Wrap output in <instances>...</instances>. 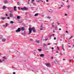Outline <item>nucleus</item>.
<instances>
[{
	"instance_id": "nucleus-1",
	"label": "nucleus",
	"mask_w": 74,
	"mask_h": 74,
	"mask_svg": "<svg viewBox=\"0 0 74 74\" xmlns=\"http://www.w3.org/2000/svg\"><path fill=\"white\" fill-rule=\"evenodd\" d=\"M32 28H31V27L29 28V32L28 33V34H30V33H32V30H33V33H35V32H36V30H35V29H34V27H32Z\"/></svg>"
},
{
	"instance_id": "nucleus-2",
	"label": "nucleus",
	"mask_w": 74,
	"mask_h": 74,
	"mask_svg": "<svg viewBox=\"0 0 74 74\" xmlns=\"http://www.w3.org/2000/svg\"><path fill=\"white\" fill-rule=\"evenodd\" d=\"M21 30V29L20 28H18L17 30L16 31V32H20V31Z\"/></svg>"
},
{
	"instance_id": "nucleus-3",
	"label": "nucleus",
	"mask_w": 74,
	"mask_h": 74,
	"mask_svg": "<svg viewBox=\"0 0 74 74\" xmlns=\"http://www.w3.org/2000/svg\"><path fill=\"white\" fill-rule=\"evenodd\" d=\"M43 26H42V25H41L40 27V30H43Z\"/></svg>"
},
{
	"instance_id": "nucleus-4",
	"label": "nucleus",
	"mask_w": 74,
	"mask_h": 74,
	"mask_svg": "<svg viewBox=\"0 0 74 74\" xmlns=\"http://www.w3.org/2000/svg\"><path fill=\"white\" fill-rule=\"evenodd\" d=\"M21 29L22 31H24V30H25V29L24 28V27H22Z\"/></svg>"
},
{
	"instance_id": "nucleus-5",
	"label": "nucleus",
	"mask_w": 74,
	"mask_h": 74,
	"mask_svg": "<svg viewBox=\"0 0 74 74\" xmlns=\"http://www.w3.org/2000/svg\"><path fill=\"white\" fill-rule=\"evenodd\" d=\"M10 17H12L13 16V14L11 13V12L10 13Z\"/></svg>"
},
{
	"instance_id": "nucleus-6",
	"label": "nucleus",
	"mask_w": 74,
	"mask_h": 74,
	"mask_svg": "<svg viewBox=\"0 0 74 74\" xmlns=\"http://www.w3.org/2000/svg\"><path fill=\"white\" fill-rule=\"evenodd\" d=\"M35 41L36 43H37V44H39V43L40 42V40H36Z\"/></svg>"
},
{
	"instance_id": "nucleus-7",
	"label": "nucleus",
	"mask_w": 74,
	"mask_h": 74,
	"mask_svg": "<svg viewBox=\"0 0 74 74\" xmlns=\"http://www.w3.org/2000/svg\"><path fill=\"white\" fill-rule=\"evenodd\" d=\"M40 57H44V55L43 54H42L40 55Z\"/></svg>"
},
{
	"instance_id": "nucleus-8",
	"label": "nucleus",
	"mask_w": 74,
	"mask_h": 74,
	"mask_svg": "<svg viewBox=\"0 0 74 74\" xmlns=\"http://www.w3.org/2000/svg\"><path fill=\"white\" fill-rule=\"evenodd\" d=\"M5 8H6V7H5V6H3L2 9H3V10H4V9H5Z\"/></svg>"
},
{
	"instance_id": "nucleus-9",
	"label": "nucleus",
	"mask_w": 74,
	"mask_h": 74,
	"mask_svg": "<svg viewBox=\"0 0 74 74\" xmlns=\"http://www.w3.org/2000/svg\"><path fill=\"white\" fill-rule=\"evenodd\" d=\"M21 16H17V19H21Z\"/></svg>"
},
{
	"instance_id": "nucleus-10",
	"label": "nucleus",
	"mask_w": 74,
	"mask_h": 74,
	"mask_svg": "<svg viewBox=\"0 0 74 74\" xmlns=\"http://www.w3.org/2000/svg\"><path fill=\"white\" fill-rule=\"evenodd\" d=\"M2 41H3V42H4L5 41H6V39L4 38H3V39Z\"/></svg>"
},
{
	"instance_id": "nucleus-11",
	"label": "nucleus",
	"mask_w": 74,
	"mask_h": 74,
	"mask_svg": "<svg viewBox=\"0 0 74 74\" xmlns=\"http://www.w3.org/2000/svg\"><path fill=\"white\" fill-rule=\"evenodd\" d=\"M16 7L14 6V10H15V11H16Z\"/></svg>"
},
{
	"instance_id": "nucleus-12",
	"label": "nucleus",
	"mask_w": 74,
	"mask_h": 74,
	"mask_svg": "<svg viewBox=\"0 0 74 74\" xmlns=\"http://www.w3.org/2000/svg\"><path fill=\"white\" fill-rule=\"evenodd\" d=\"M17 5H21V3H19V2H17Z\"/></svg>"
},
{
	"instance_id": "nucleus-13",
	"label": "nucleus",
	"mask_w": 74,
	"mask_h": 74,
	"mask_svg": "<svg viewBox=\"0 0 74 74\" xmlns=\"http://www.w3.org/2000/svg\"><path fill=\"white\" fill-rule=\"evenodd\" d=\"M46 66H50V64L49 63L47 64Z\"/></svg>"
},
{
	"instance_id": "nucleus-14",
	"label": "nucleus",
	"mask_w": 74,
	"mask_h": 74,
	"mask_svg": "<svg viewBox=\"0 0 74 74\" xmlns=\"http://www.w3.org/2000/svg\"><path fill=\"white\" fill-rule=\"evenodd\" d=\"M38 13H36L34 15V16H38Z\"/></svg>"
},
{
	"instance_id": "nucleus-15",
	"label": "nucleus",
	"mask_w": 74,
	"mask_h": 74,
	"mask_svg": "<svg viewBox=\"0 0 74 74\" xmlns=\"http://www.w3.org/2000/svg\"><path fill=\"white\" fill-rule=\"evenodd\" d=\"M24 10H27V8L26 7H24Z\"/></svg>"
},
{
	"instance_id": "nucleus-16",
	"label": "nucleus",
	"mask_w": 74,
	"mask_h": 74,
	"mask_svg": "<svg viewBox=\"0 0 74 74\" xmlns=\"http://www.w3.org/2000/svg\"><path fill=\"white\" fill-rule=\"evenodd\" d=\"M43 47H45L46 46V44L45 43H43Z\"/></svg>"
},
{
	"instance_id": "nucleus-17",
	"label": "nucleus",
	"mask_w": 74,
	"mask_h": 74,
	"mask_svg": "<svg viewBox=\"0 0 74 74\" xmlns=\"http://www.w3.org/2000/svg\"><path fill=\"white\" fill-rule=\"evenodd\" d=\"M67 7L68 8H69L70 7V5H68L67 6Z\"/></svg>"
},
{
	"instance_id": "nucleus-18",
	"label": "nucleus",
	"mask_w": 74,
	"mask_h": 74,
	"mask_svg": "<svg viewBox=\"0 0 74 74\" xmlns=\"http://www.w3.org/2000/svg\"><path fill=\"white\" fill-rule=\"evenodd\" d=\"M5 19V17H2V20H4V19Z\"/></svg>"
},
{
	"instance_id": "nucleus-19",
	"label": "nucleus",
	"mask_w": 74,
	"mask_h": 74,
	"mask_svg": "<svg viewBox=\"0 0 74 74\" xmlns=\"http://www.w3.org/2000/svg\"><path fill=\"white\" fill-rule=\"evenodd\" d=\"M38 51H42V50L41 49H38Z\"/></svg>"
},
{
	"instance_id": "nucleus-20",
	"label": "nucleus",
	"mask_w": 74,
	"mask_h": 74,
	"mask_svg": "<svg viewBox=\"0 0 74 74\" xmlns=\"http://www.w3.org/2000/svg\"><path fill=\"white\" fill-rule=\"evenodd\" d=\"M62 48L63 51H64V47H63V45H62Z\"/></svg>"
},
{
	"instance_id": "nucleus-21",
	"label": "nucleus",
	"mask_w": 74,
	"mask_h": 74,
	"mask_svg": "<svg viewBox=\"0 0 74 74\" xmlns=\"http://www.w3.org/2000/svg\"><path fill=\"white\" fill-rule=\"evenodd\" d=\"M7 23H6V25H4V27H7Z\"/></svg>"
},
{
	"instance_id": "nucleus-22",
	"label": "nucleus",
	"mask_w": 74,
	"mask_h": 74,
	"mask_svg": "<svg viewBox=\"0 0 74 74\" xmlns=\"http://www.w3.org/2000/svg\"><path fill=\"white\" fill-rule=\"evenodd\" d=\"M55 63L57 64V63H58V61H56V60H55Z\"/></svg>"
},
{
	"instance_id": "nucleus-23",
	"label": "nucleus",
	"mask_w": 74,
	"mask_h": 74,
	"mask_svg": "<svg viewBox=\"0 0 74 74\" xmlns=\"http://www.w3.org/2000/svg\"><path fill=\"white\" fill-rule=\"evenodd\" d=\"M51 17L49 16H48L47 17V18H48V19H51Z\"/></svg>"
},
{
	"instance_id": "nucleus-24",
	"label": "nucleus",
	"mask_w": 74,
	"mask_h": 74,
	"mask_svg": "<svg viewBox=\"0 0 74 74\" xmlns=\"http://www.w3.org/2000/svg\"><path fill=\"white\" fill-rule=\"evenodd\" d=\"M10 23H14V22L13 21H11Z\"/></svg>"
},
{
	"instance_id": "nucleus-25",
	"label": "nucleus",
	"mask_w": 74,
	"mask_h": 74,
	"mask_svg": "<svg viewBox=\"0 0 74 74\" xmlns=\"http://www.w3.org/2000/svg\"><path fill=\"white\" fill-rule=\"evenodd\" d=\"M21 10H23H23H24V8H21Z\"/></svg>"
},
{
	"instance_id": "nucleus-26",
	"label": "nucleus",
	"mask_w": 74,
	"mask_h": 74,
	"mask_svg": "<svg viewBox=\"0 0 74 74\" xmlns=\"http://www.w3.org/2000/svg\"><path fill=\"white\" fill-rule=\"evenodd\" d=\"M73 36H71V38H69V39H71V38H73Z\"/></svg>"
},
{
	"instance_id": "nucleus-27",
	"label": "nucleus",
	"mask_w": 74,
	"mask_h": 74,
	"mask_svg": "<svg viewBox=\"0 0 74 74\" xmlns=\"http://www.w3.org/2000/svg\"><path fill=\"white\" fill-rule=\"evenodd\" d=\"M40 1V0H36V1H37V2H39Z\"/></svg>"
},
{
	"instance_id": "nucleus-28",
	"label": "nucleus",
	"mask_w": 74,
	"mask_h": 74,
	"mask_svg": "<svg viewBox=\"0 0 74 74\" xmlns=\"http://www.w3.org/2000/svg\"><path fill=\"white\" fill-rule=\"evenodd\" d=\"M7 1H5L4 2V3H5V4H6V3H7Z\"/></svg>"
},
{
	"instance_id": "nucleus-29",
	"label": "nucleus",
	"mask_w": 74,
	"mask_h": 74,
	"mask_svg": "<svg viewBox=\"0 0 74 74\" xmlns=\"http://www.w3.org/2000/svg\"><path fill=\"white\" fill-rule=\"evenodd\" d=\"M3 58V59H6V58H5V57L4 56V57Z\"/></svg>"
},
{
	"instance_id": "nucleus-30",
	"label": "nucleus",
	"mask_w": 74,
	"mask_h": 74,
	"mask_svg": "<svg viewBox=\"0 0 74 74\" xmlns=\"http://www.w3.org/2000/svg\"><path fill=\"white\" fill-rule=\"evenodd\" d=\"M64 15H65V16H67V14H64Z\"/></svg>"
},
{
	"instance_id": "nucleus-31",
	"label": "nucleus",
	"mask_w": 74,
	"mask_h": 74,
	"mask_svg": "<svg viewBox=\"0 0 74 74\" xmlns=\"http://www.w3.org/2000/svg\"><path fill=\"white\" fill-rule=\"evenodd\" d=\"M18 9L19 10H20V8L19 7H18Z\"/></svg>"
},
{
	"instance_id": "nucleus-32",
	"label": "nucleus",
	"mask_w": 74,
	"mask_h": 74,
	"mask_svg": "<svg viewBox=\"0 0 74 74\" xmlns=\"http://www.w3.org/2000/svg\"><path fill=\"white\" fill-rule=\"evenodd\" d=\"M30 41H32L33 40V39L32 38H30Z\"/></svg>"
},
{
	"instance_id": "nucleus-33",
	"label": "nucleus",
	"mask_w": 74,
	"mask_h": 74,
	"mask_svg": "<svg viewBox=\"0 0 74 74\" xmlns=\"http://www.w3.org/2000/svg\"><path fill=\"white\" fill-rule=\"evenodd\" d=\"M48 45H51V44H50V43H48Z\"/></svg>"
},
{
	"instance_id": "nucleus-34",
	"label": "nucleus",
	"mask_w": 74,
	"mask_h": 74,
	"mask_svg": "<svg viewBox=\"0 0 74 74\" xmlns=\"http://www.w3.org/2000/svg\"><path fill=\"white\" fill-rule=\"evenodd\" d=\"M52 27H55V25H52Z\"/></svg>"
},
{
	"instance_id": "nucleus-35",
	"label": "nucleus",
	"mask_w": 74,
	"mask_h": 74,
	"mask_svg": "<svg viewBox=\"0 0 74 74\" xmlns=\"http://www.w3.org/2000/svg\"><path fill=\"white\" fill-rule=\"evenodd\" d=\"M57 49L58 50H59V47L58 46L57 47Z\"/></svg>"
},
{
	"instance_id": "nucleus-36",
	"label": "nucleus",
	"mask_w": 74,
	"mask_h": 74,
	"mask_svg": "<svg viewBox=\"0 0 74 74\" xmlns=\"http://www.w3.org/2000/svg\"><path fill=\"white\" fill-rule=\"evenodd\" d=\"M34 1V0H32V2L33 3Z\"/></svg>"
},
{
	"instance_id": "nucleus-37",
	"label": "nucleus",
	"mask_w": 74,
	"mask_h": 74,
	"mask_svg": "<svg viewBox=\"0 0 74 74\" xmlns=\"http://www.w3.org/2000/svg\"><path fill=\"white\" fill-rule=\"evenodd\" d=\"M51 59H53V57H51Z\"/></svg>"
},
{
	"instance_id": "nucleus-38",
	"label": "nucleus",
	"mask_w": 74,
	"mask_h": 74,
	"mask_svg": "<svg viewBox=\"0 0 74 74\" xmlns=\"http://www.w3.org/2000/svg\"><path fill=\"white\" fill-rule=\"evenodd\" d=\"M57 23H58V25H60V24H59V23H58V22H57Z\"/></svg>"
},
{
	"instance_id": "nucleus-39",
	"label": "nucleus",
	"mask_w": 74,
	"mask_h": 74,
	"mask_svg": "<svg viewBox=\"0 0 74 74\" xmlns=\"http://www.w3.org/2000/svg\"><path fill=\"white\" fill-rule=\"evenodd\" d=\"M13 74H16V73H15V72H13Z\"/></svg>"
},
{
	"instance_id": "nucleus-40",
	"label": "nucleus",
	"mask_w": 74,
	"mask_h": 74,
	"mask_svg": "<svg viewBox=\"0 0 74 74\" xmlns=\"http://www.w3.org/2000/svg\"><path fill=\"white\" fill-rule=\"evenodd\" d=\"M52 35H51L49 36V37H52Z\"/></svg>"
},
{
	"instance_id": "nucleus-41",
	"label": "nucleus",
	"mask_w": 74,
	"mask_h": 74,
	"mask_svg": "<svg viewBox=\"0 0 74 74\" xmlns=\"http://www.w3.org/2000/svg\"><path fill=\"white\" fill-rule=\"evenodd\" d=\"M66 33H68V31H66Z\"/></svg>"
},
{
	"instance_id": "nucleus-42",
	"label": "nucleus",
	"mask_w": 74,
	"mask_h": 74,
	"mask_svg": "<svg viewBox=\"0 0 74 74\" xmlns=\"http://www.w3.org/2000/svg\"><path fill=\"white\" fill-rule=\"evenodd\" d=\"M0 62H1H1H2V61H1V60H0Z\"/></svg>"
},
{
	"instance_id": "nucleus-43",
	"label": "nucleus",
	"mask_w": 74,
	"mask_h": 74,
	"mask_svg": "<svg viewBox=\"0 0 74 74\" xmlns=\"http://www.w3.org/2000/svg\"><path fill=\"white\" fill-rule=\"evenodd\" d=\"M5 15H6V16H8V15H7V14H6Z\"/></svg>"
},
{
	"instance_id": "nucleus-44",
	"label": "nucleus",
	"mask_w": 74,
	"mask_h": 74,
	"mask_svg": "<svg viewBox=\"0 0 74 74\" xmlns=\"http://www.w3.org/2000/svg\"><path fill=\"white\" fill-rule=\"evenodd\" d=\"M51 49H54V48H53V47H52Z\"/></svg>"
},
{
	"instance_id": "nucleus-45",
	"label": "nucleus",
	"mask_w": 74,
	"mask_h": 74,
	"mask_svg": "<svg viewBox=\"0 0 74 74\" xmlns=\"http://www.w3.org/2000/svg\"><path fill=\"white\" fill-rule=\"evenodd\" d=\"M71 62V60H70V61H69V62Z\"/></svg>"
},
{
	"instance_id": "nucleus-46",
	"label": "nucleus",
	"mask_w": 74,
	"mask_h": 74,
	"mask_svg": "<svg viewBox=\"0 0 74 74\" xmlns=\"http://www.w3.org/2000/svg\"><path fill=\"white\" fill-rule=\"evenodd\" d=\"M61 30V28L59 29V30Z\"/></svg>"
},
{
	"instance_id": "nucleus-47",
	"label": "nucleus",
	"mask_w": 74,
	"mask_h": 74,
	"mask_svg": "<svg viewBox=\"0 0 74 74\" xmlns=\"http://www.w3.org/2000/svg\"><path fill=\"white\" fill-rule=\"evenodd\" d=\"M2 61H3V62H4V60L3 59V60H2Z\"/></svg>"
},
{
	"instance_id": "nucleus-48",
	"label": "nucleus",
	"mask_w": 74,
	"mask_h": 74,
	"mask_svg": "<svg viewBox=\"0 0 74 74\" xmlns=\"http://www.w3.org/2000/svg\"><path fill=\"white\" fill-rule=\"evenodd\" d=\"M60 55H63V54H62V53H60Z\"/></svg>"
},
{
	"instance_id": "nucleus-49",
	"label": "nucleus",
	"mask_w": 74,
	"mask_h": 74,
	"mask_svg": "<svg viewBox=\"0 0 74 74\" xmlns=\"http://www.w3.org/2000/svg\"><path fill=\"white\" fill-rule=\"evenodd\" d=\"M47 2H48V0H46Z\"/></svg>"
},
{
	"instance_id": "nucleus-50",
	"label": "nucleus",
	"mask_w": 74,
	"mask_h": 74,
	"mask_svg": "<svg viewBox=\"0 0 74 74\" xmlns=\"http://www.w3.org/2000/svg\"><path fill=\"white\" fill-rule=\"evenodd\" d=\"M56 37L54 38V40H56Z\"/></svg>"
},
{
	"instance_id": "nucleus-51",
	"label": "nucleus",
	"mask_w": 74,
	"mask_h": 74,
	"mask_svg": "<svg viewBox=\"0 0 74 74\" xmlns=\"http://www.w3.org/2000/svg\"><path fill=\"white\" fill-rule=\"evenodd\" d=\"M66 60V59H63V60Z\"/></svg>"
},
{
	"instance_id": "nucleus-52",
	"label": "nucleus",
	"mask_w": 74,
	"mask_h": 74,
	"mask_svg": "<svg viewBox=\"0 0 74 74\" xmlns=\"http://www.w3.org/2000/svg\"><path fill=\"white\" fill-rule=\"evenodd\" d=\"M55 45H57V43H55Z\"/></svg>"
},
{
	"instance_id": "nucleus-53",
	"label": "nucleus",
	"mask_w": 74,
	"mask_h": 74,
	"mask_svg": "<svg viewBox=\"0 0 74 74\" xmlns=\"http://www.w3.org/2000/svg\"><path fill=\"white\" fill-rule=\"evenodd\" d=\"M25 15H27V13L25 12Z\"/></svg>"
},
{
	"instance_id": "nucleus-54",
	"label": "nucleus",
	"mask_w": 74,
	"mask_h": 74,
	"mask_svg": "<svg viewBox=\"0 0 74 74\" xmlns=\"http://www.w3.org/2000/svg\"><path fill=\"white\" fill-rule=\"evenodd\" d=\"M8 19H10V17H8Z\"/></svg>"
},
{
	"instance_id": "nucleus-55",
	"label": "nucleus",
	"mask_w": 74,
	"mask_h": 74,
	"mask_svg": "<svg viewBox=\"0 0 74 74\" xmlns=\"http://www.w3.org/2000/svg\"><path fill=\"white\" fill-rule=\"evenodd\" d=\"M61 7H60L59 8V9H60V8H61Z\"/></svg>"
},
{
	"instance_id": "nucleus-56",
	"label": "nucleus",
	"mask_w": 74,
	"mask_h": 74,
	"mask_svg": "<svg viewBox=\"0 0 74 74\" xmlns=\"http://www.w3.org/2000/svg\"><path fill=\"white\" fill-rule=\"evenodd\" d=\"M47 40H48V39H46L45 40V41H47Z\"/></svg>"
},
{
	"instance_id": "nucleus-57",
	"label": "nucleus",
	"mask_w": 74,
	"mask_h": 74,
	"mask_svg": "<svg viewBox=\"0 0 74 74\" xmlns=\"http://www.w3.org/2000/svg\"><path fill=\"white\" fill-rule=\"evenodd\" d=\"M69 48H70V47H71V46H69Z\"/></svg>"
},
{
	"instance_id": "nucleus-58",
	"label": "nucleus",
	"mask_w": 74,
	"mask_h": 74,
	"mask_svg": "<svg viewBox=\"0 0 74 74\" xmlns=\"http://www.w3.org/2000/svg\"><path fill=\"white\" fill-rule=\"evenodd\" d=\"M56 53H58V51H57L56 52Z\"/></svg>"
},
{
	"instance_id": "nucleus-59",
	"label": "nucleus",
	"mask_w": 74,
	"mask_h": 74,
	"mask_svg": "<svg viewBox=\"0 0 74 74\" xmlns=\"http://www.w3.org/2000/svg\"><path fill=\"white\" fill-rule=\"evenodd\" d=\"M61 6L62 7H63V6L62 5H61Z\"/></svg>"
},
{
	"instance_id": "nucleus-60",
	"label": "nucleus",
	"mask_w": 74,
	"mask_h": 74,
	"mask_svg": "<svg viewBox=\"0 0 74 74\" xmlns=\"http://www.w3.org/2000/svg\"><path fill=\"white\" fill-rule=\"evenodd\" d=\"M45 39H43V41H45Z\"/></svg>"
},
{
	"instance_id": "nucleus-61",
	"label": "nucleus",
	"mask_w": 74,
	"mask_h": 74,
	"mask_svg": "<svg viewBox=\"0 0 74 74\" xmlns=\"http://www.w3.org/2000/svg\"><path fill=\"white\" fill-rule=\"evenodd\" d=\"M52 54H53V52H52Z\"/></svg>"
},
{
	"instance_id": "nucleus-62",
	"label": "nucleus",
	"mask_w": 74,
	"mask_h": 74,
	"mask_svg": "<svg viewBox=\"0 0 74 74\" xmlns=\"http://www.w3.org/2000/svg\"><path fill=\"white\" fill-rule=\"evenodd\" d=\"M53 36H54L55 35V34H53Z\"/></svg>"
},
{
	"instance_id": "nucleus-63",
	"label": "nucleus",
	"mask_w": 74,
	"mask_h": 74,
	"mask_svg": "<svg viewBox=\"0 0 74 74\" xmlns=\"http://www.w3.org/2000/svg\"><path fill=\"white\" fill-rule=\"evenodd\" d=\"M13 68H14V69H15V67H13Z\"/></svg>"
},
{
	"instance_id": "nucleus-64",
	"label": "nucleus",
	"mask_w": 74,
	"mask_h": 74,
	"mask_svg": "<svg viewBox=\"0 0 74 74\" xmlns=\"http://www.w3.org/2000/svg\"><path fill=\"white\" fill-rule=\"evenodd\" d=\"M73 47H74V45H73Z\"/></svg>"
}]
</instances>
